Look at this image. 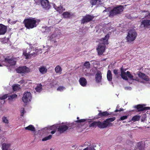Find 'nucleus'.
<instances>
[{
  "mask_svg": "<svg viewBox=\"0 0 150 150\" xmlns=\"http://www.w3.org/2000/svg\"><path fill=\"white\" fill-rule=\"evenodd\" d=\"M146 116V115L145 114H144V115H143V117H145V116Z\"/></svg>",
  "mask_w": 150,
  "mask_h": 150,
  "instance_id": "nucleus-58",
  "label": "nucleus"
},
{
  "mask_svg": "<svg viewBox=\"0 0 150 150\" xmlns=\"http://www.w3.org/2000/svg\"><path fill=\"white\" fill-rule=\"evenodd\" d=\"M138 76L140 78L145 81H149V79L148 78V77L143 73L141 72L139 74Z\"/></svg>",
  "mask_w": 150,
  "mask_h": 150,
  "instance_id": "nucleus-20",
  "label": "nucleus"
},
{
  "mask_svg": "<svg viewBox=\"0 0 150 150\" xmlns=\"http://www.w3.org/2000/svg\"><path fill=\"white\" fill-rule=\"evenodd\" d=\"M98 0H90L91 3L92 5H94L96 4Z\"/></svg>",
  "mask_w": 150,
  "mask_h": 150,
  "instance_id": "nucleus-43",
  "label": "nucleus"
},
{
  "mask_svg": "<svg viewBox=\"0 0 150 150\" xmlns=\"http://www.w3.org/2000/svg\"><path fill=\"white\" fill-rule=\"evenodd\" d=\"M115 75L116 78L117 79L119 78L120 77V75L119 73L115 74Z\"/></svg>",
  "mask_w": 150,
  "mask_h": 150,
  "instance_id": "nucleus-54",
  "label": "nucleus"
},
{
  "mask_svg": "<svg viewBox=\"0 0 150 150\" xmlns=\"http://www.w3.org/2000/svg\"><path fill=\"white\" fill-rule=\"evenodd\" d=\"M108 123L105 120L103 122L98 121V128L100 129L105 128L109 126Z\"/></svg>",
  "mask_w": 150,
  "mask_h": 150,
  "instance_id": "nucleus-14",
  "label": "nucleus"
},
{
  "mask_svg": "<svg viewBox=\"0 0 150 150\" xmlns=\"http://www.w3.org/2000/svg\"><path fill=\"white\" fill-rule=\"evenodd\" d=\"M126 144L129 145L131 146H132L133 145V142L129 140H127L126 141Z\"/></svg>",
  "mask_w": 150,
  "mask_h": 150,
  "instance_id": "nucleus-42",
  "label": "nucleus"
},
{
  "mask_svg": "<svg viewBox=\"0 0 150 150\" xmlns=\"http://www.w3.org/2000/svg\"><path fill=\"white\" fill-rule=\"evenodd\" d=\"M9 57L5 58L4 59V61L8 63L10 65H14L16 63V61H14L13 58H9Z\"/></svg>",
  "mask_w": 150,
  "mask_h": 150,
  "instance_id": "nucleus-12",
  "label": "nucleus"
},
{
  "mask_svg": "<svg viewBox=\"0 0 150 150\" xmlns=\"http://www.w3.org/2000/svg\"><path fill=\"white\" fill-rule=\"evenodd\" d=\"M31 94L30 92H25L23 96L22 100L24 103H27L31 101Z\"/></svg>",
  "mask_w": 150,
  "mask_h": 150,
  "instance_id": "nucleus-7",
  "label": "nucleus"
},
{
  "mask_svg": "<svg viewBox=\"0 0 150 150\" xmlns=\"http://www.w3.org/2000/svg\"><path fill=\"white\" fill-rule=\"evenodd\" d=\"M63 16L65 18H69L71 16L73 15V14H71L70 13L68 12H65L63 13Z\"/></svg>",
  "mask_w": 150,
  "mask_h": 150,
  "instance_id": "nucleus-26",
  "label": "nucleus"
},
{
  "mask_svg": "<svg viewBox=\"0 0 150 150\" xmlns=\"http://www.w3.org/2000/svg\"><path fill=\"white\" fill-rule=\"evenodd\" d=\"M42 88V85L40 84L37 86L35 88V90L37 92H40L41 91Z\"/></svg>",
  "mask_w": 150,
  "mask_h": 150,
  "instance_id": "nucleus-32",
  "label": "nucleus"
},
{
  "mask_svg": "<svg viewBox=\"0 0 150 150\" xmlns=\"http://www.w3.org/2000/svg\"><path fill=\"white\" fill-rule=\"evenodd\" d=\"M124 110L122 108H120L119 110H117V109H116L115 111L114 112H121V111H123Z\"/></svg>",
  "mask_w": 150,
  "mask_h": 150,
  "instance_id": "nucleus-52",
  "label": "nucleus"
},
{
  "mask_svg": "<svg viewBox=\"0 0 150 150\" xmlns=\"http://www.w3.org/2000/svg\"><path fill=\"white\" fill-rule=\"evenodd\" d=\"M88 150H95L94 146H91L89 147Z\"/></svg>",
  "mask_w": 150,
  "mask_h": 150,
  "instance_id": "nucleus-53",
  "label": "nucleus"
},
{
  "mask_svg": "<svg viewBox=\"0 0 150 150\" xmlns=\"http://www.w3.org/2000/svg\"><path fill=\"white\" fill-rule=\"evenodd\" d=\"M137 35V33L135 30H130L128 32L126 38L127 42H131L134 41L136 38Z\"/></svg>",
  "mask_w": 150,
  "mask_h": 150,
  "instance_id": "nucleus-4",
  "label": "nucleus"
},
{
  "mask_svg": "<svg viewBox=\"0 0 150 150\" xmlns=\"http://www.w3.org/2000/svg\"><path fill=\"white\" fill-rule=\"evenodd\" d=\"M141 121H142L143 122L144 121V120H143V119H141Z\"/></svg>",
  "mask_w": 150,
  "mask_h": 150,
  "instance_id": "nucleus-60",
  "label": "nucleus"
},
{
  "mask_svg": "<svg viewBox=\"0 0 150 150\" xmlns=\"http://www.w3.org/2000/svg\"><path fill=\"white\" fill-rule=\"evenodd\" d=\"M56 129H57V127L55 125H53L51 126L50 127V129H53V130L51 132V133L52 134H54L56 132Z\"/></svg>",
  "mask_w": 150,
  "mask_h": 150,
  "instance_id": "nucleus-35",
  "label": "nucleus"
},
{
  "mask_svg": "<svg viewBox=\"0 0 150 150\" xmlns=\"http://www.w3.org/2000/svg\"><path fill=\"white\" fill-rule=\"evenodd\" d=\"M8 94H5L3 96L0 97V99L1 100H4L8 97Z\"/></svg>",
  "mask_w": 150,
  "mask_h": 150,
  "instance_id": "nucleus-46",
  "label": "nucleus"
},
{
  "mask_svg": "<svg viewBox=\"0 0 150 150\" xmlns=\"http://www.w3.org/2000/svg\"><path fill=\"white\" fill-rule=\"evenodd\" d=\"M140 118V116L139 115H135L132 117V120L134 122L139 121Z\"/></svg>",
  "mask_w": 150,
  "mask_h": 150,
  "instance_id": "nucleus-31",
  "label": "nucleus"
},
{
  "mask_svg": "<svg viewBox=\"0 0 150 150\" xmlns=\"http://www.w3.org/2000/svg\"><path fill=\"white\" fill-rule=\"evenodd\" d=\"M90 127H93L96 128L97 127H98V121L97 122H94L89 125Z\"/></svg>",
  "mask_w": 150,
  "mask_h": 150,
  "instance_id": "nucleus-28",
  "label": "nucleus"
},
{
  "mask_svg": "<svg viewBox=\"0 0 150 150\" xmlns=\"http://www.w3.org/2000/svg\"><path fill=\"white\" fill-rule=\"evenodd\" d=\"M109 38V34H108L106 35L104 38H102L101 39L104 42V43L105 44H108V40Z\"/></svg>",
  "mask_w": 150,
  "mask_h": 150,
  "instance_id": "nucleus-27",
  "label": "nucleus"
},
{
  "mask_svg": "<svg viewBox=\"0 0 150 150\" xmlns=\"http://www.w3.org/2000/svg\"><path fill=\"white\" fill-rule=\"evenodd\" d=\"M120 70L121 74H124V73H126V72H125L126 70L125 69L122 67L120 68Z\"/></svg>",
  "mask_w": 150,
  "mask_h": 150,
  "instance_id": "nucleus-49",
  "label": "nucleus"
},
{
  "mask_svg": "<svg viewBox=\"0 0 150 150\" xmlns=\"http://www.w3.org/2000/svg\"><path fill=\"white\" fill-rule=\"evenodd\" d=\"M55 70L57 73H59L62 71V70L61 67L58 65L55 68Z\"/></svg>",
  "mask_w": 150,
  "mask_h": 150,
  "instance_id": "nucleus-30",
  "label": "nucleus"
},
{
  "mask_svg": "<svg viewBox=\"0 0 150 150\" xmlns=\"http://www.w3.org/2000/svg\"><path fill=\"white\" fill-rule=\"evenodd\" d=\"M106 59H107V58L102 59H101V61H105Z\"/></svg>",
  "mask_w": 150,
  "mask_h": 150,
  "instance_id": "nucleus-56",
  "label": "nucleus"
},
{
  "mask_svg": "<svg viewBox=\"0 0 150 150\" xmlns=\"http://www.w3.org/2000/svg\"><path fill=\"white\" fill-rule=\"evenodd\" d=\"M124 8L122 5H119L111 10L109 11V16L113 17L118 14H120L123 11Z\"/></svg>",
  "mask_w": 150,
  "mask_h": 150,
  "instance_id": "nucleus-3",
  "label": "nucleus"
},
{
  "mask_svg": "<svg viewBox=\"0 0 150 150\" xmlns=\"http://www.w3.org/2000/svg\"><path fill=\"white\" fill-rule=\"evenodd\" d=\"M99 112L97 115L94 117V119H98L103 117L106 116L110 115L107 111L102 112L101 110H99Z\"/></svg>",
  "mask_w": 150,
  "mask_h": 150,
  "instance_id": "nucleus-11",
  "label": "nucleus"
},
{
  "mask_svg": "<svg viewBox=\"0 0 150 150\" xmlns=\"http://www.w3.org/2000/svg\"><path fill=\"white\" fill-rule=\"evenodd\" d=\"M53 7H54V8L56 10V8H57V7L56 6V5L55 4H54L53 5Z\"/></svg>",
  "mask_w": 150,
  "mask_h": 150,
  "instance_id": "nucleus-55",
  "label": "nucleus"
},
{
  "mask_svg": "<svg viewBox=\"0 0 150 150\" xmlns=\"http://www.w3.org/2000/svg\"><path fill=\"white\" fill-rule=\"evenodd\" d=\"M126 75L128 76L129 78L131 80H134L133 76L132 75L129 71H127L126 72Z\"/></svg>",
  "mask_w": 150,
  "mask_h": 150,
  "instance_id": "nucleus-36",
  "label": "nucleus"
},
{
  "mask_svg": "<svg viewBox=\"0 0 150 150\" xmlns=\"http://www.w3.org/2000/svg\"><path fill=\"white\" fill-rule=\"evenodd\" d=\"M78 125L74 123L70 124L68 126L65 125H59L58 127L57 128L58 131L60 133L62 134L67 130L69 128V129H73L74 127H78Z\"/></svg>",
  "mask_w": 150,
  "mask_h": 150,
  "instance_id": "nucleus-5",
  "label": "nucleus"
},
{
  "mask_svg": "<svg viewBox=\"0 0 150 150\" xmlns=\"http://www.w3.org/2000/svg\"><path fill=\"white\" fill-rule=\"evenodd\" d=\"M39 71L41 74H44L46 73L47 69L44 66H41L39 68Z\"/></svg>",
  "mask_w": 150,
  "mask_h": 150,
  "instance_id": "nucleus-22",
  "label": "nucleus"
},
{
  "mask_svg": "<svg viewBox=\"0 0 150 150\" xmlns=\"http://www.w3.org/2000/svg\"><path fill=\"white\" fill-rule=\"evenodd\" d=\"M52 137V135H50L49 136L45 137L44 138L42 139V141H45L48 140L50 139Z\"/></svg>",
  "mask_w": 150,
  "mask_h": 150,
  "instance_id": "nucleus-38",
  "label": "nucleus"
},
{
  "mask_svg": "<svg viewBox=\"0 0 150 150\" xmlns=\"http://www.w3.org/2000/svg\"><path fill=\"white\" fill-rule=\"evenodd\" d=\"M20 112L21 113V116H23L25 112L24 108H21Z\"/></svg>",
  "mask_w": 150,
  "mask_h": 150,
  "instance_id": "nucleus-45",
  "label": "nucleus"
},
{
  "mask_svg": "<svg viewBox=\"0 0 150 150\" xmlns=\"http://www.w3.org/2000/svg\"><path fill=\"white\" fill-rule=\"evenodd\" d=\"M12 88L13 90L14 91H16L17 90L18 88V87L16 85H15L12 86Z\"/></svg>",
  "mask_w": 150,
  "mask_h": 150,
  "instance_id": "nucleus-50",
  "label": "nucleus"
},
{
  "mask_svg": "<svg viewBox=\"0 0 150 150\" xmlns=\"http://www.w3.org/2000/svg\"><path fill=\"white\" fill-rule=\"evenodd\" d=\"M142 26L143 25V27L145 28H147L149 26H150V20H142L141 23Z\"/></svg>",
  "mask_w": 150,
  "mask_h": 150,
  "instance_id": "nucleus-16",
  "label": "nucleus"
},
{
  "mask_svg": "<svg viewBox=\"0 0 150 150\" xmlns=\"http://www.w3.org/2000/svg\"><path fill=\"white\" fill-rule=\"evenodd\" d=\"M17 97V95L16 94H14L9 96L8 99L12 101L13 99L16 98Z\"/></svg>",
  "mask_w": 150,
  "mask_h": 150,
  "instance_id": "nucleus-33",
  "label": "nucleus"
},
{
  "mask_svg": "<svg viewBox=\"0 0 150 150\" xmlns=\"http://www.w3.org/2000/svg\"><path fill=\"white\" fill-rule=\"evenodd\" d=\"M16 71L18 73H28L30 71V69L25 66L19 67L18 68Z\"/></svg>",
  "mask_w": 150,
  "mask_h": 150,
  "instance_id": "nucleus-9",
  "label": "nucleus"
},
{
  "mask_svg": "<svg viewBox=\"0 0 150 150\" xmlns=\"http://www.w3.org/2000/svg\"><path fill=\"white\" fill-rule=\"evenodd\" d=\"M77 119L78 120H79V117H77Z\"/></svg>",
  "mask_w": 150,
  "mask_h": 150,
  "instance_id": "nucleus-59",
  "label": "nucleus"
},
{
  "mask_svg": "<svg viewBox=\"0 0 150 150\" xmlns=\"http://www.w3.org/2000/svg\"><path fill=\"white\" fill-rule=\"evenodd\" d=\"M65 89V88L64 87L62 86H59L57 88V91H62L63 90Z\"/></svg>",
  "mask_w": 150,
  "mask_h": 150,
  "instance_id": "nucleus-41",
  "label": "nucleus"
},
{
  "mask_svg": "<svg viewBox=\"0 0 150 150\" xmlns=\"http://www.w3.org/2000/svg\"><path fill=\"white\" fill-rule=\"evenodd\" d=\"M115 117H114L111 118H107L105 120L106 122H108V124L109 126H112V124L110 122L113 121L115 120Z\"/></svg>",
  "mask_w": 150,
  "mask_h": 150,
  "instance_id": "nucleus-21",
  "label": "nucleus"
},
{
  "mask_svg": "<svg viewBox=\"0 0 150 150\" xmlns=\"http://www.w3.org/2000/svg\"><path fill=\"white\" fill-rule=\"evenodd\" d=\"M1 66H2L1 65V64H0V67H1Z\"/></svg>",
  "mask_w": 150,
  "mask_h": 150,
  "instance_id": "nucleus-61",
  "label": "nucleus"
},
{
  "mask_svg": "<svg viewBox=\"0 0 150 150\" xmlns=\"http://www.w3.org/2000/svg\"><path fill=\"white\" fill-rule=\"evenodd\" d=\"M127 116H122L121 117L120 119L119 120V121L125 119H126L127 118Z\"/></svg>",
  "mask_w": 150,
  "mask_h": 150,
  "instance_id": "nucleus-47",
  "label": "nucleus"
},
{
  "mask_svg": "<svg viewBox=\"0 0 150 150\" xmlns=\"http://www.w3.org/2000/svg\"><path fill=\"white\" fill-rule=\"evenodd\" d=\"M86 120L85 119H81L79 120H77L75 121L76 122L81 123L85 122Z\"/></svg>",
  "mask_w": 150,
  "mask_h": 150,
  "instance_id": "nucleus-48",
  "label": "nucleus"
},
{
  "mask_svg": "<svg viewBox=\"0 0 150 150\" xmlns=\"http://www.w3.org/2000/svg\"><path fill=\"white\" fill-rule=\"evenodd\" d=\"M102 78L100 71L98 72L95 75V81L97 83H100L101 82Z\"/></svg>",
  "mask_w": 150,
  "mask_h": 150,
  "instance_id": "nucleus-15",
  "label": "nucleus"
},
{
  "mask_svg": "<svg viewBox=\"0 0 150 150\" xmlns=\"http://www.w3.org/2000/svg\"><path fill=\"white\" fill-rule=\"evenodd\" d=\"M140 12H141L140 13H142L145 12L146 13L144 16L145 17H150V13H149V11H145L144 10H143L140 11Z\"/></svg>",
  "mask_w": 150,
  "mask_h": 150,
  "instance_id": "nucleus-34",
  "label": "nucleus"
},
{
  "mask_svg": "<svg viewBox=\"0 0 150 150\" xmlns=\"http://www.w3.org/2000/svg\"><path fill=\"white\" fill-rule=\"evenodd\" d=\"M3 122L5 123L8 124V120L7 119V118L5 117H2Z\"/></svg>",
  "mask_w": 150,
  "mask_h": 150,
  "instance_id": "nucleus-44",
  "label": "nucleus"
},
{
  "mask_svg": "<svg viewBox=\"0 0 150 150\" xmlns=\"http://www.w3.org/2000/svg\"><path fill=\"white\" fill-rule=\"evenodd\" d=\"M40 21V19L31 17L25 19L23 23L27 29H30L36 27Z\"/></svg>",
  "mask_w": 150,
  "mask_h": 150,
  "instance_id": "nucleus-1",
  "label": "nucleus"
},
{
  "mask_svg": "<svg viewBox=\"0 0 150 150\" xmlns=\"http://www.w3.org/2000/svg\"><path fill=\"white\" fill-rule=\"evenodd\" d=\"M134 107L137 109L138 112L142 111L144 110H147L149 109V107H144L142 105L140 104L136 105Z\"/></svg>",
  "mask_w": 150,
  "mask_h": 150,
  "instance_id": "nucleus-13",
  "label": "nucleus"
},
{
  "mask_svg": "<svg viewBox=\"0 0 150 150\" xmlns=\"http://www.w3.org/2000/svg\"><path fill=\"white\" fill-rule=\"evenodd\" d=\"M113 73L114 74H117L118 73H120V72L118 71V69H114L113 71Z\"/></svg>",
  "mask_w": 150,
  "mask_h": 150,
  "instance_id": "nucleus-51",
  "label": "nucleus"
},
{
  "mask_svg": "<svg viewBox=\"0 0 150 150\" xmlns=\"http://www.w3.org/2000/svg\"><path fill=\"white\" fill-rule=\"evenodd\" d=\"M7 31V27L4 25L0 24V35H4Z\"/></svg>",
  "mask_w": 150,
  "mask_h": 150,
  "instance_id": "nucleus-17",
  "label": "nucleus"
},
{
  "mask_svg": "<svg viewBox=\"0 0 150 150\" xmlns=\"http://www.w3.org/2000/svg\"><path fill=\"white\" fill-rule=\"evenodd\" d=\"M83 65L87 69H88L90 67V64L89 62L86 61L84 63Z\"/></svg>",
  "mask_w": 150,
  "mask_h": 150,
  "instance_id": "nucleus-39",
  "label": "nucleus"
},
{
  "mask_svg": "<svg viewBox=\"0 0 150 150\" xmlns=\"http://www.w3.org/2000/svg\"><path fill=\"white\" fill-rule=\"evenodd\" d=\"M38 49L36 50L31 45L29 48L23 51V55L25 57L26 59H28L36 56L38 54Z\"/></svg>",
  "mask_w": 150,
  "mask_h": 150,
  "instance_id": "nucleus-2",
  "label": "nucleus"
},
{
  "mask_svg": "<svg viewBox=\"0 0 150 150\" xmlns=\"http://www.w3.org/2000/svg\"><path fill=\"white\" fill-rule=\"evenodd\" d=\"M56 10L58 11L59 13H62L65 10V9L63 8L62 6H58L55 8Z\"/></svg>",
  "mask_w": 150,
  "mask_h": 150,
  "instance_id": "nucleus-29",
  "label": "nucleus"
},
{
  "mask_svg": "<svg viewBox=\"0 0 150 150\" xmlns=\"http://www.w3.org/2000/svg\"><path fill=\"white\" fill-rule=\"evenodd\" d=\"M107 79L109 81H111L112 79V75L110 70H108L107 73Z\"/></svg>",
  "mask_w": 150,
  "mask_h": 150,
  "instance_id": "nucleus-23",
  "label": "nucleus"
},
{
  "mask_svg": "<svg viewBox=\"0 0 150 150\" xmlns=\"http://www.w3.org/2000/svg\"><path fill=\"white\" fill-rule=\"evenodd\" d=\"M94 17L93 16H91L89 14H87L83 17V18L81 21V24H84L88 23L92 21Z\"/></svg>",
  "mask_w": 150,
  "mask_h": 150,
  "instance_id": "nucleus-8",
  "label": "nucleus"
},
{
  "mask_svg": "<svg viewBox=\"0 0 150 150\" xmlns=\"http://www.w3.org/2000/svg\"><path fill=\"white\" fill-rule=\"evenodd\" d=\"M40 3L42 8L46 10L48 9L51 6L48 0H40Z\"/></svg>",
  "mask_w": 150,
  "mask_h": 150,
  "instance_id": "nucleus-10",
  "label": "nucleus"
},
{
  "mask_svg": "<svg viewBox=\"0 0 150 150\" xmlns=\"http://www.w3.org/2000/svg\"><path fill=\"white\" fill-rule=\"evenodd\" d=\"M83 150H88V147H87L84 149Z\"/></svg>",
  "mask_w": 150,
  "mask_h": 150,
  "instance_id": "nucleus-57",
  "label": "nucleus"
},
{
  "mask_svg": "<svg viewBox=\"0 0 150 150\" xmlns=\"http://www.w3.org/2000/svg\"><path fill=\"white\" fill-rule=\"evenodd\" d=\"M145 143L143 142H140L137 143V148L139 150H144L145 148Z\"/></svg>",
  "mask_w": 150,
  "mask_h": 150,
  "instance_id": "nucleus-19",
  "label": "nucleus"
},
{
  "mask_svg": "<svg viewBox=\"0 0 150 150\" xmlns=\"http://www.w3.org/2000/svg\"><path fill=\"white\" fill-rule=\"evenodd\" d=\"M25 130H28L32 132L35 131V128L34 126L32 125H30L28 126L25 127Z\"/></svg>",
  "mask_w": 150,
  "mask_h": 150,
  "instance_id": "nucleus-25",
  "label": "nucleus"
},
{
  "mask_svg": "<svg viewBox=\"0 0 150 150\" xmlns=\"http://www.w3.org/2000/svg\"><path fill=\"white\" fill-rule=\"evenodd\" d=\"M126 75V73H124V74H120V76L122 79L127 80H128V78Z\"/></svg>",
  "mask_w": 150,
  "mask_h": 150,
  "instance_id": "nucleus-40",
  "label": "nucleus"
},
{
  "mask_svg": "<svg viewBox=\"0 0 150 150\" xmlns=\"http://www.w3.org/2000/svg\"><path fill=\"white\" fill-rule=\"evenodd\" d=\"M79 81L80 84L82 86L84 87L86 86L87 84V81L86 79L84 77H81L80 78Z\"/></svg>",
  "mask_w": 150,
  "mask_h": 150,
  "instance_id": "nucleus-18",
  "label": "nucleus"
},
{
  "mask_svg": "<svg viewBox=\"0 0 150 150\" xmlns=\"http://www.w3.org/2000/svg\"><path fill=\"white\" fill-rule=\"evenodd\" d=\"M9 144L4 143L2 145V150H8L10 147Z\"/></svg>",
  "mask_w": 150,
  "mask_h": 150,
  "instance_id": "nucleus-24",
  "label": "nucleus"
},
{
  "mask_svg": "<svg viewBox=\"0 0 150 150\" xmlns=\"http://www.w3.org/2000/svg\"><path fill=\"white\" fill-rule=\"evenodd\" d=\"M52 137V135H50L49 136L45 137L44 138L42 139V141H45L48 140L50 139Z\"/></svg>",
  "mask_w": 150,
  "mask_h": 150,
  "instance_id": "nucleus-37",
  "label": "nucleus"
},
{
  "mask_svg": "<svg viewBox=\"0 0 150 150\" xmlns=\"http://www.w3.org/2000/svg\"><path fill=\"white\" fill-rule=\"evenodd\" d=\"M96 50L99 56L102 55L105 50V44L104 43H100L98 46Z\"/></svg>",
  "mask_w": 150,
  "mask_h": 150,
  "instance_id": "nucleus-6",
  "label": "nucleus"
}]
</instances>
